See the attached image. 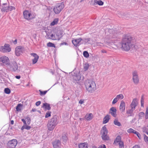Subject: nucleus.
<instances>
[{
    "instance_id": "obj_1",
    "label": "nucleus",
    "mask_w": 148,
    "mask_h": 148,
    "mask_svg": "<svg viewBox=\"0 0 148 148\" xmlns=\"http://www.w3.org/2000/svg\"><path fill=\"white\" fill-rule=\"evenodd\" d=\"M134 38L128 34H125L122 38L121 42L119 41V45H116L117 47H119V45L122 46V48L125 51H129L131 48L134 47Z\"/></svg>"
},
{
    "instance_id": "obj_2",
    "label": "nucleus",
    "mask_w": 148,
    "mask_h": 148,
    "mask_svg": "<svg viewBox=\"0 0 148 148\" xmlns=\"http://www.w3.org/2000/svg\"><path fill=\"white\" fill-rule=\"evenodd\" d=\"M85 85L86 90L91 93L94 92L96 88L95 82L89 80H87L85 82Z\"/></svg>"
},
{
    "instance_id": "obj_3",
    "label": "nucleus",
    "mask_w": 148,
    "mask_h": 148,
    "mask_svg": "<svg viewBox=\"0 0 148 148\" xmlns=\"http://www.w3.org/2000/svg\"><path fill=\"white\" fill-rule=\"evenodd\" d=\"M57 120V117L56 115L54 116L49 121L47 125V127L49 130L52 131L53 130L58 124Z\"/></svg>"
},
{
    "instance_id": "obj_4",
    "label": "nucleus",
    "mask_w": 148,
    "mask_h": 148,
    "mask_svg": "<svg viewBox=\"0 0 148 148\" xmlns=\"http://www.w3.org/2000/svg\"><path fill=\"white\" fill-rule=\"evenodd\" d=\"M108 131L105 125L103 126L100 131V134L101 138L103 140L106 141L110 140L109 136L108 135Z\"/></svg>"
},
{
    "instance_id": "obj_5",
    "label": "nucleus",
    "mask_w": 148,
    "mask_h": 148,
    "mask_svg": "<svg viewBox=\"0 0 148 148\" xmlns=\"http://www.w3.org/2000/svg\"><path fill=\"white\" fill-rule=\"evenodd\" d=\"M6 65L8 66V68L10 71L15 72L17 71L18 72L20 71V70L18 69V66L16 62L14 61L12 62L11 63L9 62L6 64Z\"/></svg>"
},
{
    "instance_id": "obj_6",
    "label": "nucleus",
    "mask_w": 148,
    "mask_h": 148,
    "mask_svg": "<svg viewBox=\"0 0 148 148\" xmlns=\"http://www.w3.org/2000/svg\"><path fill=\"white\" fill-rule=\"evenodd\" d=\"M64 7V3L63 2L57 4L53 8L54 12L56 14L60 13Z\"/></svg>"
},
{
    "instance_id": "obj_7",
    "label": "nucleus",
    "mask_w": 148,
    "mask_h": 148,
    "mask_svg": "<svg viewBox=\"0 0 148 148\" xmlns=\"http://www.w3.org/2000/svg\"><path fill=\"white\" fill-rule=\"evenodd\" d=\"M71 75H72L71 78L73 80V82H76L80 80L81 75L79 72L77 71L75 72H72L71 73Z\"/></svg>"
},
{
    "instance_id": "obj_8",
    "label": "nucleus",
    "mask_w": 148,
    "mask_h": 148,
    "mask_svg": "<svg viewBox=\"0 0 148 148\" xmlns=\"http://www.w3.org/2000/svg\"><path fill=\"white\" fill-rule=\"evenodd\" d=\"M25 51V49L23 46H18L15 49V54L17 56H19L24 52Z\"/></svg>"
},
{
    "instance_id": "obj_9",
    "label": "nucleus",
    "mask_w": 148,
    "mask_h": 148,
    "mask_svg": "<svg viewBox=\"0 0 148 148\" xmlns=\"http://www.w3.org/2000/svg\"><path fill=\"white\" fill-rule=\"evenodd\" d=\"M18 143L17 140L16 139H13L10 140L7 143L8 148H15Z\"/></svg>"
},
{
    "instance_id": "obj_10",
    "label": "nucleus",
    "mask_w": 148,
    "mask_h": 148,
    "mask_svg": "<svg viewBox=\"0 0 148 148\" xmlns=\"http://www.w3.org/2000/svg\"><path fill=\"white\" fill-rule=\"evenodd\" d=\"M24 18L28 20L32 19L35 18V16L32 15L27 10H25L23 12Z\"/></svg>"
},
{
    "instance_id": "obj_11",
    "label": "nucleus",
    "mask_w": 148,
    "mask_h": 148,
    "mask_svg": "<svg viewBox=\"0 0 148 148\" xmlns=\"http://www.w3.org/2000/svg\"><path fill=\"white\" fill-rule=\"evenodd\" d=\"M132 79L134 83L136 84L139 83V78L138 72L136 71H135L132 73Z\"/></svg>"
},
{
    "instance_id": "obj_12",
    "label": "nucleus",
    "mask_w": 148,
    "mask_h": 148,
    "mask_svg": "<svg viewBox=\"0 0 148 148\" xmlns=\"http://www.w3.org/2000/svg\"><path fill=\"white\" fill-rule=\"evenodd\" d=\"M114 33L111 34L110 36L111 37V41L113 43H116L118 42L119 44V40H118V38H117L118 36L117 33V32H114Z\"/></svg>"
},
{
    "instance_id": "obj_13",
    "label": "nucleus",
    "mask_w": 148,
    "mask_h": 148,
    "mask_svg": "<svg viewBox=\"0 0 148 148\" xmlns=\"http://www.w3.org/2000/svg\"><path fill=\"white\" fill-rule=\"evenodd\" d=\"M9 62L8 58L5 56H3L0 58V63L1 64H3L6 65L7 63H8Z\"/></svg>"
},
{
    "instance_id": "obj_14",
    "label": "nucleus",
    "mask_w": 148,
    "mask_h": 148,
    "mask_svg": "<svg viewBox=\"0 0 148 148\" xmlns=\"http://www.w3.org/2000/svg\"><path fill=\"white\" fill-rule=\"evenodd\" d=\"M116 109L115 107H112L110 109L109 114H111L114 117H116L117 116Z\"/></svg>"
},
{
    "instance_id": "obj_15",
    "label": "nucleus",
    "mask_w": 148,
    "mask_h": 148,
    "mask_svg": "<svg viewBox=\"0 0 148 148\" xmlns=\"http://www.w3.org/2000/svg\"><path fill=\"white\" fill-rule=\"evenodd\" d=\"M82 38H79L78 39L72 40V43L75 47L79 46L81 44Z\"/></svg>"
},
{
    "instance_id": "obj_16",
    "label": "nucleus",
    "mask_w": 148,
    "mask_h": 148,
    "mask_svg": "<svg viewBox=\"0 0 148 148\" xmlns=\"http://www.w3.org/2000/svg\"><path fill=\"white\" fill-rule=\"evenodd\" d=\"M30 55L34 58L32 59V64H35L38 61V60L39 58V56L36 53H31Z\"/></svg>"
},
{
    "instance_id": "obj_17",
    "label": "nucleus",
    "mask_w": 148,
    "mask_h": 148,
    "mask_svg": "<svg viewBox=\"0 0 148 148\" xmlns=\"http://www.w3.org/2000/svg\"><path fill=\"white\" fill-rule=\"evenodd\" d=\"M137 99L136 98L134 99L130 104V107L132 109L135 110L136 107L137 106Z\"/></svg>"
},
{
    "instance_id": "obj_18",
    "label": "nucleus",
    "mask_w": 148,
    "mask_h": 148,
    "mask_svg": "<svg viewBox=\"0 0 148 148\" xmlns=\"http://www.w3.org/2000/svg\"><path fill=\"white\" fill-rule=\"evenodd\" d=\"M125 102L123 100L121 101L119 106L120 110L122 112H124L125 110Z\"/></svg>"
},
{
    "instance_id": "obj_19",
    "label": "nucleus",
    "mask_w": 148,
    "mask_h": 148,
    "mask_svg": "<svg viewBox=\"0 0 148 148\" xmlns=\"http://www.w3.org/2000/svg\"><path fill=\"white\" fill-rule=\"evenodd\" d=\"M61 145V142L60 140L56 139L53 143V145L54 148H57Z\"/></svg>"
},
{
    "instance_id": "obj_20",
    "label": "nucleus",
    "mask_w": 148,
    "mask_h": 148,
    "mask_svg": "<svg viewBox=\"0 0 148 148\" xmlns=\"http://www.w3.org/2000/svg\"><path fill=\"white\" fill-rule=\"evenodd\" d=\"M43 105L42 107L44 108L45 110H50L51 109L50 104L47 103H44L43 104Z\"/></svg>"
},
{
    "instance_id": "obj_21",
    "label": "nucleus",
    "mask_w": 148,
    "mask_h": 148,
    "mask_svg": "<svg viewBox=\"0 0 148 148\" xmlns=\"http://www.w3.org/2000/svg\"><path fill=\"white\" fill-rule=\"evenodd\" d=\"M63 31L60 29H58L55 32V34L56 37H62L63 36Z\"/></svg>"
},
{
    "instance_id": "obj_22",
    "label": "nucleus",
    "mask_w": 148,
    "mask_h": 148,
    "mask_svg": "<svg viewBox=\"0 0 148 148\" xmlns=\"http://www.w3.org/2000/svg\"><path fill=\"white\" fill-rule=\"evenodd\" d=\"M110 119V116L108 114L106 115L103 118V124L106 123L108 122Z\"/></svg>"
},
{
    "instance_id": "obj_23",
    "label": "nucleus",
    "mask_w": 148,
    "mask_h": 148,
    "mask_svg": "<svg viewBox=\"0 0 148 148\" xmlns=\"http://www.w3.org/2000/svg\"><path fill=\"white\" fill-rule=\"evenodd\" d=\"M79 148H88V145L86 143H81L78 145Z\"/></svg>"
},
{
    "instance_id": "obj_24",
    "label": "nucleus",
    "mask_w": 148,
    "mask_h": 148,
    "mask_svg": "<svg viewBox=\"0 0 148 148\" xmlns=\"http://www.w3.org/2000/svg\"><path fill=\"white\" fill-rule=\"evenodd\" d=\"M62 141L64 143H66L68 140V138L66 136V133H63L62 134Z\"/></svg>"
},
{
    "instance_id": "obj_25",
    "label": "nucleus",
    "mask_w": 148,
    "mask_h": 148,
    "mask_svg": "<svg viewBox=\"0 0 148 148\" xmlns=\"http://www.w3.org/2000/svg\"><path fill=\"white\" fill-rule=\"evenodd\" d=\"M134 110V109H132L131 108V109L128 110H127L126 114H130V115L128 116H133V114L132 115V114H133V111Z\"/></svg>"
},
{
    "instance_id": "obj_26",
    "label": "nucleus",
    "mask_w": 148,
    "mask_h": 148,
    "mask_svg": "<svg viewBox=\"0 0 148 148\" xmlns=\"http://www.w3.org/2000/svg\"><path fill=\"white\" fill-rule=\"evenodd\" d=\"M98 4L99 5H102L103 4V2L101 0L97 1L95 0L94 1V4Z\"/></svg>"
},
{
    "instance_id": "obj_27",
    "label": "nucleus",
    "mask_w": 148,
    "mask_h": 148,
    "mask_svg": "<svg viewBox=\"0 0 148 148\" xmlns=\"http://www.w3.org/2000/svg\"><path fill=\"white\" fill-rule=\"evenodd\" d=\"M1 7V11L2 12H7L9 11V6L7 7H4L3 6H2Z\"/></svg>"
},
{
    "instance_id": "obj_28",
    "label": "nucleus",
    "mask_w": 148,
    "mask_h": 148,
    "mask_svg": "<svg viewBox=\"0 0 148 148\" xmlns=\"http://www.w3.org/2000/svg\"><path fill=\"white\" fill-rule=\"evenodd\" d=\"M84 71H86L88 69L89 65L87 63H86L84 64Z\"/></svg>"
},
{
    "instance_id": "obj_29",
    "label": "nucleus",
    "mask_w": 148,
    "mask_h": 148,
    "mask_svg": "<svg viewBox=\"0 0 148 148\" xmlns=\"http://www.w3.org/2000/svg\"><path fill=\"white\" fill-rule=\"evenodd\" d=\"M58 21V18H56L54 19L53 21L51 23L50 25L52 26L57 24Z\"/></svg>"
},
{
    "instance_id": "obj_30",
    "label": "nucleus",
    "mask_w": 148,
    "mask_h": 148,
    "mask_svg": "<svg viewBox=\"0 0 148 148\" xmlns=\"http://www.w3.org/2000/svg\"><path fill=\"white\" fill-rule=\"evenodd\" d=\"M23 106V105L21 103H18L17 106L16 107V111L18 112H19L21 110V107Z\"/></svg>"
},
{
    "instance_id": "obj_31",
    "label": "nucleus",
    "mask_w": 148,
    "mask_h": 148,
    "mask_svg": "<svg viewBox=\"0 0 148 148\" xmlns=\"http://www.w3.org/2000/svg\"><path fill=\"white\" fill-rule=\"evenodd\" d=\"M114 123L115 125L120 127L121 126V123L119 122L117 119H115L114 121Z\"/></svg>"
},
{
    "instance_id": "obj_32",
    "label": "nucleus",
    "mask_w": 148,
    "mask_h": 148,
    "mask_svg": "<svg viewBox=\"0 0 148 148\" xmlns=\"http://www.w3.org/2000/svg\"><path fill=\"white\" fill-rule=\"evenodd\" d=\"M10 45L9 44H5L4 47L6 48V49L8 51V52H10L11 50V49L10 47Z\"/></svg>"
},
{
    "instance_id": "obj_33",
    "label": "nucleus",
    "mask_w": 148,
    "mask_h": 148,
    "mask_svg": "<svg viewBox=\"0 0 148 148\" xmlns=\"http://www.w3.org/2000/svg\"><path fill=\"white\" fill-rule=\"evenodd\" d=\"M92 115V113H90L88 115H86L85 116L86 117V118L87 120L89 121L92 119V117L91 116Z\"/></svg>"
},
{
    "instance_id": "obj_34",
    "label": "nucleus",
    "mask_w": 148,
    "mask_h": 148,
    "mask_svg": "<svg viewBox=\"0 0 148 148\" xmlns=\"http://www.w3.org/2000/svg\"><path fill=\"white\" fill-rule=\"evenodd\" d=\"M49 90V89L47 90H45V91H42L41 90H39V91L40 92V95H41V96L44 95H45L46 94V93H47V92Z\"/></svg>"
},
{
    "instance_id": "obj_35",
    "label": "nucleus",
    "mask_w": 148,
    "mask_h": 148,
    "mask_svg": "<svg viewBox=\"0 0 148 148\" xmlns=\"http://www.w3.org/2000/svg\"><path fill=\"white\" fill-rule=\"evenodd\" d=\"M144 95H143L141 97V106L143 107H144Z\"/></svg>"
},
{
    "instance_id": "obj_36",
    "label": "nucleus",
    "mask_w": 148,
    "mask_h": 148,
    "mask_svg": "<svg viewBox=\"0 0 148 148\" xmlns=\"http://www.w3.org/2000/svg\"><path fill=\"white\" fill-rule=\"evenodd\" d=\"M0 51L3 52H6L8 51L6 49L4 46H1L0 48Z\"/></svg>"
},
{
    "instance_id": "obj_37",
    "label": "nucleus",
    "mask_w": 148,
    "mask_h": 148,
    "mask_svg": "<svg viewBox=\"0 0 148 148\" xmlns=\"http://www.w3.org/2000/svg\"><path fill=\"white\" fill-rule=\"evenodd\" d=\"M4 92L5 93L9 94L10 93L11 91L9 88H5Z\"/></svg>"
},
{
    "instance_id": "obj_38",
    "label": "nucleus",
    "mask_w": 148,
    "mask_h": 148,
    "mask_svg": "<svg viewBox=\"0 0 148 148\" xmlns=\"http://www.w3.org/2000/svg\"><path fill=\"white\" fill-rule=\"evenodd\" d=\"M84 56L86 58H88L89 57V55L87 51H84L83 52Z\"/></svg>"
},
{
    "instance_id": "obj_39",
    "label": "nucleus",
    "mask_w": 148,
    "mask_h": 148,
    "mask_svg": "<svg viewBox=\"0 0 148 148\" xmlns=\"http://www.w3.org/2000/svg\"><path fill=\"white\" fill-rule=\"evenodd\" d=\"M116 97L119 100L120 99H123L124 98V96L123 95H122V94H120L117 95L116 96Z\"/></svg>"
},
{
    "instance_id": "obj_40",
    "label": "nucleus",
    "mask_w": 148,
    "mask_h": 148,
    "mask_svg": "<svg viewBox=\"0 0 148 148\" xmlns=\"http://www.w3.org/2000/svg\"><path fill=\"white\" fill-rule=\"evenodd\" d=\"M47 45L48 47H56L55 45L54 44L50 42H49L47 43Z\"/></svg>"
},
{
    "instance_id": "obj_41",
    "label": "nucleus",
    "mask_w": 148,
    "mask_h": 148,
    "mask_svg": "<svg viewBox=\"0 0 148 148\" xmlns=\"http://www.w3.org/2000/svg\"><path fill=\"white\" fill-rule=\"evenodd\" d=\"M145 114L143 112H141L139 113L138 116L139 118L138 119H142V117Z\"/></svg>"
},
{
    "instance_id": "obj_42",
    "label": "nucleus",
    "mask_w": 148,
    "mask_h": 148,
    "mask_svg": "<svg viewBox=\"0 0 148 148\" xmlns=\"http://www.w3.org/2000/svg\"><path fill=\"white\" fill-rule=\"evenodd\" d=\"M121 141V137L120 136H118L116 137L115 140L114 141L115 142L116 141L117 143Z\"/></svg>"
},
{
    "instance_id": "obj_43",
    "label": "nucleus",
    "mask_w": 148,
    "mask_h": 148,
    "mask_svg": "<svg viewBox=\"0 0 148 148\" xmlns=\"http://www.w3.org/2000/svg\"><path fill=\"white\" fill-rule=\"evenodd\" d=\"M51 112L50 111H47L46 114L45 118H47L50 116H51Z\"/></svg>"
},
{
    "instance_id": "obj_44",
    "label": "nucleus",
    "mask_w": 148,
    "mask_h": 148,
    "mask_svg": "<svg viewBox=\"0 0 148 148\" xmlns=\"http://www.w3.org/2000/svg\"><path fill=\"white\" fill-rule=\"evenodd\" d=\"M134 134H135L136 135L137 137H138L139 139H141V137L140 134L138 132L135 131L134 132Z\"/></svg>"
},
{
    "instance_id": "obj_45",
    "label": "nucleus",
    "mask_w": 148,
    "mask_h": 148,
    "mask_svg": "<svg viewBox=\"0 0 148 148\" xmlns=\"http://www.w3.org/2000/svg\"><path fill=\"white\" fill-rule=\"evenodd\" d=\"M25 119H27L26 121H27L28 125H29L31 122V119L28 116H26L25 117Z\"/></svg>"
},
{
    "instance_id": "obj_46",
    "label": "nucleus",
    "mask_w": 148,
    "mask_h": 148,
    "mask_svg": "<svg viewBox=\"0 0 148 148\" xmlns=\"http://www.w3.org/2000/svg\"><path fill=\"white\" fill-rule=\"evenodd\" d=\"M51 38H49L51 39L52 40H56V38L55 36V34H51L50 36Z\"/></svg>"
},
{
    "instance_id": "obj_47",
    "label": "nucleus",
    "mask_w": 148,
    "mask_h": 148,
    "mask_svg": "<svg viewBox=\"0 0 148 148\" xmlns=\"http://www.w3.org/2000/svg\"><path fill=\"white\" fill-rule=\"evenodd\" d=\"M136 130H134V129H133L132 128H130L127 130V132L128 133H132L134 134V132Z\"/></svg>"
},
{
    "instance_id": "obj_48",
    "label": "nucleus",
    "mask_w": 148,
    "mask_h": 148,
    "mask_svg": "<svg viewBox=\"0 0 148 148\" xmlns=\"http://www.w3.org/2000/svg\"><path fill=\"white\" fill-rule=\"evenodd\" d=\"M119 145L120 148H122V147H124V145L123 142L121 140L119 142Z\"/></svg>"
},
{
    "instance_id": "obj_49",
    "label": "nucleus",
    "mask_w": 148,
    "mask_h": 148,
    "mask_svg": "<svg viewBox=\"0 0 148 148\" xmlns=\"http://www.w3.org/2000/svg\"><path fill=\"white\" fill-rule=\"evenodd\" d=\"M82 42H81V44H84V45H86L87 43L86 38H82Z\"/></svg>"
},
{
    "instance_id": "obj_50",
    "label": "nucleus",
    "mask_w": 148,
    "mask_h": 148,
    "mask_svg": "<svg viewBox=\"0 0 148 148\" xmlns=\"http://www.w3.org/2000/svg\"><path fill=\"white\" fill-rule=\"evenodd\" d=\"M144 139L145 141L147 143H148V137L145 134H144Z\"/></svg>"
},
{
    "instance_id": "obj_51",
    "label": "nucleus",
    "mask_w": 148,
    "mask_h": 148,
    "mask_svg": "<svg viewBox=\"0 0 148 148\" xmlns=\"http://www.w3.org/2000/svg\"><path fill=\"white\" fill-rule=\"evenodd\" d=\"M118 100L116 97L113 100L112 102V104H114L118 101Z\"/></svg>"
},
{
    "instance_id": "obj_52",
    "label": "nucleus",
    "mask_w": 148,
    "mask_h": 148,
    "mask_svg": "<svg viewBox=\"0 0 148 148\" xmlns=\"http://www.w3.org/2000/svg\"><path fill=\"white\" fill-rule=\"evenodd\" d=\"M9 11H11L13 10H15V8L12 6H9Z\"/></svg>"
},
{
    "instance_id": "obj_53",
    "label": "nucleus",
    "mask_w": 148,
    "mask_h": 148,
    "mask_svg": "<svg viewBox=\"0 0 148 148\" xmlns=\"http://www.w3.org/2000/svg\"><path fill=\"white\" fill-rule=\"evenodd\" d=\"M25 129H26L27 130H29L31 128V127L30 126L27 125V124L26 125H25Z\"/></svg>"
},
{
    "instance_id": "obj_54",
    "label": "nucleus",
    "mask_w": 148,
    "mask_h": 148,
    "mask_svg": "<svg viewBox=\"0 0 148 148\" xmlns=\"http://www.w3.org/2000/svg\"><path fill=\"white\" fill-rule=\"evenodd\" d=\"M97 148H106V147L105 145L102 144L101 145H100Z\"/></svg>"
},
{
    "instance_id": "obj_55",
    "label": "nucleus",
    "mask_w": 148,
    "mask_h": 148,
    "mask_svg": "<svg viewBox=\"0 0 148 148\" xmlns=\"http://www.w3.org/2000/svg\"><path fill=\"white\" fill-rule=\"evenodd\" d=\"M41 103V102L40 101H38L36 102L35 105L36 106H38Z\"/></svg>"
},
{
    "instance_id": "obj_56",
    "label": "nucleus",
    "mask_w": 148,
    "mask_h": 148,
    "mask_svg": "<svg viewBox=\"0 0 148 148\" xmlns=\"http://www.w3.org/2000/svg\"><path fill=\"white\" fill-rule=\"evenodd\" d=\"M143 132H144L145 133V131H147L148 130L146 127H143Z\"/></svg>"
},
{
    "instance_id": "obj_57",
    "label": "nucleus",
    "mask_w": 148,
    "mask_h": 148,
    "mask_svg": "<svg viewBox=\"0 0 148 148\" xmlns=\"http://www.w3.org/2000/svg\"><path fill=\"white\" fill-rule=\"evenodd\" d=\"M21 121L23 123V125H26L27 124L26 123V121H25V119H21Z\"/></svg>"
},
{
    "instance_id": "obj_58",
    "label": "nucleus",
    "mask_w": 148,
    "mask_h": 148,
    "mask_svg": "<svg viewBox=\"0 0 148 148\" xmlns=\"http://www.w3.org/2000/svg\"><path fill=\"white\" fill-rule=\"evenodd\" d=\"M68 45V44L66 42H63L61 43L60 44V46L63 45Z\"/></svg>"
},
{
    "instance_id": "obj_59",
    "label": "nucleus",
    "mask_w": 148,
    "mask_h": 148,
    "mask_svg": "<svg viewBox=\"0 0 148 148\" xmlns=\"http://www.w3.org/2000/svg\"><path fill=\"white\" fill-rule=\"evenodd\" d=\"M84 100H83L81 99L79 101V103L82 104L84 103Z\"/></svg>"
},
{
    "instance_id": "obj_60",
    "label": "nucleus",
    "mask_w": 148,
    "mask_h": 148,
    "mask_svg": "<svg viewBox=\"0 0 148 148\" xmlns=\"http://www.w3.org/2000/svg\"><path fill=\"white\" fill-rule=\"evenodd\" d=\"M132 148H140L139 146L138 145H135Z\"/></svg>"
},
{
    "instance_id": "obj_61",
    "label": "nucleus",
    "mask_w": 148,
    "mask_h": 148,
    "mask_svg": "<svg viewBox=\"0 0 148 148\" xmlns=\"http://www.w3.org/2000/svg\"><path fill=\"white\" fill-rule=\"evenodd\" d=\"M86 41L87 42V43H89V42L90 41V38H86Z\"/></svg>"
},
{
    "instance_id": "obj_62",
    "label": "nucleus",
    "mask_w": 148,
    "mask_h": 148,
    "mask_svg": "<svg viewBox=\"0 0 148 148\" xmlns=\"http://www.w3.org/2000/svg\"><path fill=\"white\" fill-rule=\"evenodd\" d=\"M15 77L18 79H19L21 78V76L20 75H16L15 76Z\"/></svg>"
},
{
    "instance_id": "obj_63",
    "label": "nucleus",
    "mask_w": 148,
    "mask_h": 148,
    "mask_svg": "<svg viewBox=\"0 0 148 148\" xmlns=\"http://www.w3.org/2000/svg\"><path fill=\"white\" fill-rule=\"evenodd\" d=\"M145 118L146 119H148V114L145 113Z\"/></svg>"
},
{
    "instance_id": "obj_64",
    "label": "nucleus",
    "mask_w": 148,
    "mask_h": 148,
    "mask_svg": "<svg viewBox=\"0 0 148 148\" xmlns=\"http://www.w3.org/2000/svg\"><path fill=\"white\" fill-rule=\"evenodd\" d=\"M145 113L148 114V106L147 107L146 109V112Z\"/></svg>"
}]
</instances>
